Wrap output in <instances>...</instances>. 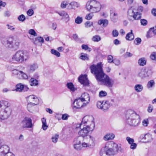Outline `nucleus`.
<instances>
[{
    "mask_svg": "<svg viewBox=\"0 0 156 156\" xmlns=\"http://www.w3.org/2000/svg\"><path fill=\"white\" fill-rule=\"evenodd\" d=\"M32 42L35 44H36L37 41V40L39 42L41 43H43L44 42V40L43 38L41 37H38L34 39H32Z\"/></svg>",
    "mask_w": 156,
    "mask_h": 156,
    "instance_id": "nucleus-32",
    "label": "nucleus"
},
{
    "mask_svg": "<svg viewBox=\"0 0 156 156\" xmlns=\"http://www.w3.org/2000/svg\"><path fill=\"white\" fill-rule=\"evenodd\" d=\"M51 52L52 54L55 55L57 57H59L60 56V53L56 50L53 49H51Z\"/></svg>",
    "mask_w": 156,
    "mask_h": 156,
    "instance_id": "nucleus-38",
    "label": "nucleus"
},
{
    "mask_svg": "<svg viewBox=\"0 0 156 156\" xmlns=\"http://www.w3.org/2000/svg\"><path fill=\"white\" fill-rule=\"evenodd\" d=\"M78 80L83 85L87 86L89 84V81L86 74L80 75L79 77Z\"/></svg>",
    "mask_w": 156,
    "mask_h": 156,
    "instance_id": "nucleus-17",
    "label": "nucleus"
},
{
    "mask_svg": "<svg viewBox=\"0 0 156 156\" xmlns=\"http://www.w3.org/2000/svg\"><path fill=\"white\" fill-rule=\"evenodd\" d=\"M126 117V122L130 126H138L140 123V115L133 111H128Z\"/></svg>",
    "mask_w": 156,
    "mask_h": 156,
    "instance_id": "nucleus-3",
    "label": "nucleus"
},
{
    "mask_svg": "<svg viewBox=\"0 0 156 156\" xmlns=\"http://www.w3.org/2000/svg\"><path fill=\"white\" fill-rule=\"evenodd\" d=\"M28 102L35 103L37 105L39 104V100L37 97L34 95H31L26 97Z\"/></svg>",
    "mask_w": 156,
    "mask_h": 156,
    "instance_id": "nucleus-18",
    "label": "nucleus"
},
{
    "mask_svg": "<svg viewBox=\"0 0 156 156\" xmlns=\"http://www.w3.org/2000/svg\"><path fill=\"white\" fill-rule=\"evenodd\" d=\"M107 93L105 91H101L99 92V96L100 97H103L106 96Z\"/></svg>",
    "mask_w": 156,
    "mask_h": 156,
    "instance_id": "nucleus-51",
    "label": "nucleus"
},
{
    "mask_svg": "<svg viewBox=\"0 0 156 156\" xmlns=\"http://www.w3.org/2000/svg\"><path fill=\"white\" fill-rule=\"evenodd\" d=\"M87 10L94 13L100 12L101 8V5L96 0H91L87 2L86 5Z\"/></svg>",
    "mask_w": 156,
    "mask_h": 156,
    "instance_id": "nucleus-5",
    "label": "nucleus"
},
{
    "mask_svg": "<svg viewBox=\"0 0 156 156\" xmlns=\"http://www.w3.org/2000/svg\"><path fill=\"white\" fill-rule=\"evenodd\" d=\"M149 33L152 32L154 34H156V26L152 28H151L149 31Z\"/></svg>",
    "mask_w": 156,
    "mask_h": 156,
    "instance_id": "nucleus-47",
    "label": "nucleus"
},
{
    "mask_svg": "<svg viewBox=\"0 0 156 156\" xmlns=\"http://www.w3.org/2000/svg\"><path fill=\"white\" fill-rule=\"evenodd\" d=\"M115 135L112 133H108L105 135L103 137V139L105 141L112 140L114 139Z\"/></svg>",
    "mask_w": 156,
    "mask_h": 156,
    "instance_id": "nucleus-26",
    "label": "nucleus"
},
{
    "mask_svg": "<svg viewBox=\"0 0 156 156\" xmlns=\"http://www.w3.org/2000/svg\"><path fill=\"white\" fill-rule=\"evenodd\" d=\"M143 88V86L141 84H137L134 87L135 90L137 92H141Z\"/></svg>",
    "mask_w": 156,
    "mask_h": 156,
    "instance_id": "nucleus-33",
    "label": "nucleus"
},
{
    "mask_svg": "<svg viewBox=\"0 0 156 156\" xmlns=\"http://www.w3.org/2000/svg\"><path fill=\"white\" fill-rule=\"evenodd\" d=\"M82 48L83 49H84L85 50L89 49V51H91V49L87 45L83 44L82 46Z\"/></svg>",
    "mask_w": 156,
    "mask_h": 156,
    "instance_id": "nucleus-54",
    "label": "nucleus"
},
{
    "mask_svg": "<svg viewBox=\"0 0 156 156\" xmlns=\"http://www.w3.org/2000/svg\"><path fill=\"white\" fill-rule=\"evenodd\" d=\"M28 89L29 88L27 86L21 83L18 84L16 85V90L17 91H27Z\"/></svg>",
    "mask_w": 156,
    "mask_h": 156,
    "instance_id": "nucleus-20",
    "label": "nucleus"
},
{
    "mask_svg": "<svg viewBox=\"0 0 156 156\" xmlns=\"http://www.w3.org/2000/svg\"><path fill=\"white\" fill-rule=\"evenodd\" d=\"M68 116L67 114H64L62 115V118L63 120H66L67 119Z\"/></svg>",
    "mask_w": 156,
    "mask_h": 156,
    "instance_id": "nucleus-63",
    "label": "nucleus"
},
{
    "mask_svg": "<svg viewBox=\"0 0 156 156\" xmlns=\"http://www.w3.org/2000/svg\"><path fill=\"white\" fill-rule=\"evenodd\" d=\"M147 61L144 57H142L139 59L138 63V64L141 66H144L146 64Z\"/></svg>",
    "mask_w": 156,
    "mask_h": 156,
    "instance_id": "nucleus-27",
    "label": "nucleus"
},
{
    "mask_svg": "<svg viewBox=\"0 0 156 156\" xmlns=\"http://www.w3.org/2000/svg\"><path fill=\"white\" fill-rule=\"evenodd\" d=\"M110 18L112 21L115 22L117 21L118 16L117 13L114 12L112 11H110Z\"/></svg>",
    "mask_w": 156,
    "mask_h": 156,
    "instance_id": "nucleus-23",
    "label": "nucleus"
},
{
    "mask_svg": "<svg viewBox=\"0 0 156 156\" xmlns=\"http://www.w3.org/2000/svg\"><path fill=\"white\" fill-rule=\"evenodd\" d=\"M148 121L147 119H144L142 122L143 126L145 127L148 126Z\"/></svg>",
    "mask_w": 156,
    "mask_h": 156,
    "instance_id": "nucleus-52",
    "label": "nucleus"
},
{
    "mask_svg": "<svg viewBox=\"0 0 156 156\" xmlns=\"http://www.w3.org/2000/svg\"><path fill=\"white\" fill-rule=\"evenodd\" d=\"M133 55V54L129 52H127L126 53L125 55H124V57L125 58H126L127 57H131Z\"/></svg>",
    "mask_w": 156,
    "mask_h": 156,
    "instance_id": "nucleus-57",
    "label": "nucleus"
},
{
    "mask_svg": "<svg viewBox=\"0 0 156 156\" xmlns=\"http://www.w3.org/2000/svg\"><path fill=\"white\" fill-rule=\"evenodd\" d=\"M64 18L65 19V21L66 22H68L69 20V15L67 14H66V16L64 17Z\"/></svg>",
    "mask_w": 156,
    "mask_h": 156,
    "instance_id": "nucleus-64",
    "label": "nucleus"
},
{
    "mask_svg": "<svg viewBox=\"0 0 156 156\" xmlns=\"http://www.w3.org/2000/svg\"><path fill=\"white\" fill-rule=\"evenodd\" d=\"M83 21L82 17L78 16L75 20V22L78 24L81 23Z\"/></svg>",
    "mask_w": 156,
    "mask_h": 156,
    "instance_id": "nucleus-40",
    "label": "nucleus"
},
{
    "mask_svg": "<svg viewBox=\"0 0 156 156\" xmlns=\"http://www.w3.org/2000/svg\"><path fill=\"white\" fill-rule=\"evenodd\" d=\"M93 13H94L90 12V13L87 14L85 16V19L88 20H91L94 16Z\"/></svg>",
    "mask_w": 156,
    "mask_h": 156,
    "instance_id": "nucleus-39",
    "label": "nucleus"
},
{
    "mask_svg": "<svg viewBox=\"0 0 156 156\" xmlns=\"http://www.w3.org/2000/svg\"><path fill=\"white\" fill-rule=\"evenodd\" d=\"M155 83L153 80H151L149 81L147 84V87L150 88L152 87L154 85Z\"/></svg>",
    "mask_w": 156,
    "mask_h": 156,
    "instance_id": "nucleus-41",
    "label": "nucleus"
},
{
    "mask_svg": "<svg viewBox=\"0 0 156 156\" xmlns=\"http://www.w3.org/2000/svg\"><path fill=\"white\" fill-rule=\"evenodd\" d=\"M108 21L107 19H101L99 20L98 22V24L99 25H102L103 27H106L108 25Z\"/></svg>",
    "mask_w": 156,
    "mask_h": 156,
    "instance_id": "nucleus-25",
    "label": "nucleus"
},
{
    "mask_svg": "<svg viewBox=\"0 0 156 156\" xmlns=\"http://www.w3.org/2000/svg\"><path fill=\"white\" fill-rule=\"evenodd\" d=\"M97 107L104 112H106L110 107V105L108 101H103L102 102L98 101L97 102Z\"/></svg>",
    "mask_w": 156,
    "mask_h": 156,
    "instance_id": "nucleus-11",
    "label": "nucleus"
},
{
    "mask_svg": "<svg viewBox=\"0 0 156 156\" xmlns=\"http://www.w3.org/2000/svg\"><path fill=\"white\" fill-rule=\"evenodd\" d=\"M80 58L84 60H88L89 59L88 55L86 54L82 53L80 57Z\"/></svg>",
    "mask_w": 156,
    "mask_h": 156,
    "instance_id": "nucleus-35",
    "label": "nucleus"
},
{
    "mask_svg": "<svg viewBox=\"0 0 156 156\" xmlns=\"http://www.w3.org/2000/svg\"><path fill=\"white\" fill-rule=\"evenodd\" d=\"M113 146L114 149L116 151V154L118 152H120L121 153L123 152V149L122 148L120 144H117L114 143L113 144Z\"/></svg>",
    "mask_w": 156,
    "mask_h": 156,
    "instance_id": "nucleus-24",
    "label": "nucleus"
},
{
    "mask_svg": "<svg viewBox=\"0 0 156 156\" xmlns=\"http://www.w3.org/2000/svg\"><path fill=\"white\" fill-rule=\"evenodd\" d=\"M79 98L87 105L90 101V97L88 94L84 93Z\"/></svg>",
    "mask_w": 156,
    "mask_h": 156,
    "instance_id": "nucleus-19",
    "label": "nucleus"
},
{
    "mask_svg": "<svg viewBox=\"0 0 156 156\" xmlns=\"http://www.w3.org/2000/svg\"><path fill=\"white\" fill-rule=\"evenodd\" d=\"M141 42V40L140 38H136L134 41V43L136 45H139L140 44Z\"/></svg>",
    "mask_w": 156,
    "mask_h": 156,
    "instance_id": "nucleus-43",
    "label": "nucleus"
},
{
    "mask_svg": "<svg viewBox=\"0 0 156 156\" xmlns=\"http://www.w3.org/2000/svg\"><path fill=\"white\" fill-rule=\"evenodd\" d=\"M92 40L94 42H98L101 40V38L98 35H95L93 37Z\"/></svg>",
    "mask_w": 156,
    "mask_h": 156,
    "instance_id": "nucleus-37",
    "label": "nucleus"
},
{
    "mask_svg": "<svg viewBox=\"0 0 156 156\" xmlns=\"http://www.w3.org/2000/svg\"><path fill=\"white\" fill-rule=\"evenodd\" d=\"M153 106L150 104L149 105L147 108V112L149 113H151L153 109Z\"/></svg>",
    "mask_w": 156,
    "mask_h": 156,
    "instance_id": "nucleus-53",
    "label": "nucleus"
},
{
    "mask_svg": "<svg viewBox=\"0 0 156 156\" xmlns=\"http://www.w3.org/2000/svg\"><path fill=\"white\" fill-rule=\"evenodd\" d=\"M92 120H94V118L92 116L86 115L84 116L82 119L80 123L76 125V128H80L81 129L87 124H89V122H92Z\"/></svg>",
    "mask_w": 156,
    "mask_h": 156,
    "instance_id": "nucleus-10",
    "label": "nucleus"
},
{
    "mask_svg": "<svg viewBox=\"0 0 156 156\" xmlns=\"http://www.w3.org/2000/svg\"><path fill=\"white\" fill-rule=\"evenodd\" d=\"M151 58L153 60H156V52H153L150 55Z\"/></svg>",
    "mask_w": 156,
    "mask_h": 156,
    "instance_id": "nucleus-49",
    "label": "nucleus"
},
{
    "mask_svg": "<svg viewBox=\"0 0 156 156\" xmlns=\"http://www.w3.org/2000/svg\"><path fill=\"white\" fill-rule=\"evenodd\" d=\"M86 106V105H85V104L79 98L76 99L73 103V108H80Z\"/></svg>",
    "mask_w": 156,
    "mask_h": 156,
    "instance_id": "nucleus-16",
    "label": "nucleus"
},
{
    "mask_svg": "<svg viewBox=\"0 0 156 156\" xmlns=\"http://www.w3.org/2000/svg\"><path fill=\"white\" fill-rule=\"evenodd\" d=\"M28 68L30 70L34 71L38 68V66L37 64H33L28 66Z\"/></svg>",
    "mask_w": 156,
    "mask_h": 156,
    "instance_id": "nucleus-34",
    "label": "nucleus"
},
{
    "mask_svg": "<svg viewBox=\"0 0 156 156\" xmlns=\"http://www.w3.org/2000/svg\"><path fill=\"white\" fill-rule=\"evenodd\" d=\"M83 138L81 136H78L74 140V148L77 150H80L82 147V145L83 142Z\"/></svg>",
    "mask_w": 156,
    "mask_h": 156,
    "instance_id": "nucleus-15",
    "label": "nucleus"
},
{
    "mask_svg": "<svg viewBox=\"0 0 156 156\" xmlns=\"http://www.w3.org/2000/svg\"><path fill=\"white\" fill-rule=\"evenodd\" d=\"M58 138V135H55V136H53L51 138L52 141L54 143H56L57 142Z\"/></svg>",
    "mask_w": 156,
    "mask_h": 156,
    "instance_id": "nucleus-45",
    "label": "nucleus"
},
{
    "mask_svg": "<svg viewBox=\"0 0 156 156\" xmlns=\"http://www.w3.org/2000/svg\"><path fill=\"white\" fill-rule=\"evenodd\" d=\"M13 39V37L7 38H3L1 39V42L7 48L12 50Z\"/></svg>",
    "mask_w": 156,
    "mask_h": 156,
    "instance_id": "nucleus-12",
    "label": "nucleus"
},
{
    "mask_svg": "<svg viewBox=\"0 0 156 156\" xmlns=\"http://www.w3.org/2000/svg\"><path fill=\"white\" fill-rule=\"evenodd\" d=\"M12 50H17L20 45V42L18 39H14L13 38V42L12 43Z\"/></svg>",
    "mask_w": 156,
    "mask_h": 156,
    "instance_id": "nucleus-22",
    "label": "nucleus"
},
{
    "mask_svg": "<svg viewBox=\"0 0 156 156\" xmlns=\"http://www.w3.org/2000/svg\"><path fill=\"white\" fill-rule=\"evenodd\" d=\"M112 34L114 37H116L118 35L119 32L116 30H115L112 31Z\"/></svg>",
    "mask_w": 156,
    "mask_h": 156,
    "instance_id": "nucleus-59",
    "label": "nucleus"
},
{
    "mask_svg": "<svg viewBox=\"0 0 156 156\" xmlns=\"http://www.w3.org/2000/svg\"><path fill=\"white\" fill-rule=\"evenodd\" d=\"M30 85L31 86H36L38 84V81L34 78H31L30 80Z\"/></svg>",
    "mask_w": 156,
    "mask_h": 156,
    "instance_id": "nucleus-31",
    "label": "nucleus"
},
{
    "mask_svg": "<svg viewBox=\"0 0 156 156\" xmlns=\"http://www.w3.org/2000/svg\"><path fill=\"white\" fill-rule=\"evenodd\" d=\"M89 122L79 132L78 134L83 138L82 145L84 147H91L95 145V140L93 136L88 135V133L92 131L94 129L95 124L93 120Z\"/></svg>",
    "mask_w": 156,
    "mask_h": 156,
    "instance_id": "nucleus-2",
    "label": "nucleus"
},
{
    "mask_svg": "<svg viewBox=\"0 0 156 156\" xmlns=\"http://www.w3.org/2000/svg\"><path fill=\"white\" fill-rule=\"evenodd\" d=\"M130 144L131 145L130 148L133 150L135 149L137 146V144L135 143H134V142Z\"/></svg>",
    "mask_w": 156,
    "mask_h": 156,
    "instance_id": "nucleus-55",
    "label": "nucleus"
},
{
    "mask_svg": "<svg viewBox=\"0 0 156 156\" xmlns=\"http://www.w3.org/2000/svg\"><path fill=\"white\" fill-rule=\"evenodd\" d=\"M126 140L128 141V143L130 144L133 143L134 141L133 139L131 138L129 136H127L126 137Z\"/></svg>",
    "mask_w": 156,
    "mask_h": 156,
    "instance_id": "nucleus-48",
    "label": "nucleus"
},
{
    "mask_svg": "<svg viewBox=\"0 0 156 156\" xmlns=\"http://www.w3.org/2000/svg\"><path fill=\"white\" fill-rule=\"evenodd\" d=\"M22 127L24 128H32L33 125L32 123L31 119L29 117H26L22 121Z\"/></svg>",
    "mask_w": 156,
    "mask_h": 156,
    "instance_id": "nucleus-14",
    "label": "nucleus"
},
{
    "mask_svg": "<svg viewBox=\"0 0 156 156\" xmlns=\"http://www.w3.org/2000/svg\"><path fill=\"white\" fill-rule=\"evenodd\" d=\"M90 69L91 73L94 74L98 82L108 87H111L113 86L114 80L104 73L101 62L98 63L96 65H92L90 67Z\"/></svg>",
    "mask_w": 156,
    "mask_h": 156,
    "instance_id": "nucleus-1",
    "label": "nucleus"
},
{
    "mask_svg": "<svg viewBox=\"0 0 156 156\" xmlns=\"http://www.w3.org/2000/svg\"><path fill=\"white\" fill-rule=\"evenodd\" d=\"M28 33L29 34L36 37L37 36V34L34 29H30L29 30Z\"/></svg>",
    "mask_w": 156,
    "mask_h": 156,
    "instance_id": "nucleus-44",
    "label": "nucleus"
},
{
    "mask_svg": "<svg viewBox=\"0 0 156 156\" xmlns=\"http://www.w3.org/2000/svg\"><path fill=\"white\" fill-rule=\"evenodd\" d=\"M116 154V151L112 147H105L102 149L100 152L101 156H114Z\"/></svg>",
    "mask_w": 156,
    "mask_h": 156,
    "instance_id": "nucleus-7",
    "label": "nucleus"
},
{
    "mask_svg": "<svg viewBox=\"0 0 156 156\" xmlns=\"http://www.w3.org/2000/svg\"><path fill=\"white\" fill-rule=\"evenodd\" d=\"M66 86L71 91L73 92H74L76 89V88H75L72 83L70 82L67 83Z\"/></svg>",
    "mask_w": 156,
    "mask_h": 156,
    "instance_id": "nucleus-30",
    "label": "nucleus"
},
{
    "mask_svg": "<svg viewBox=\"0 0 156 156\" xmlns=\"http://www.w3.org/2000/svg\"><path fill=\"white\" fill-rule=\"evenodd\" d=\"M18 19L19 21L23 22L26 20V17L24 15L22 14L18 17Z\"/></svg>",
    "mask_w": 156,
    "mask_h": 156,
    "instance_id": "nucleus-42",
    "label": "nucleus"
},
{
    "mask_svg": "<svg viewBox=\"0 0 156 156\" xmlns=\"http://www.w3.org/2000/svg\"><path fill=\"white\" fill-rule=\"evenodd\" d=\"M129 19L130 20L133 21L134 20H138L141 17V13L140 12H135L133 9H130L128 11Z\"/></svg>",
    "mask_w": 156,
    "mask_h": 156,
    "instance_id": "nucleus-8",
    "label": "nucleus"
},
{
    "mask_svg": "<svg viewBox=\"0 0 156 156\" xmlns=\"http://www.w3.org/2000/svg\"><path fill=\"white\" fill-rule=\"evenodd\" d=\"M9 146L5 144H2V149H0V156H15L12 152H9Z\"/></svg>",
    "mask_w": 156,
    "mask_h": 156,
    "instance_id": "nucleus-9",
    "label": "nucleus"
},
{
    "mask_svg": "<svg viewBox=\"0 0 156 156\" xmlns=\"http://www.w3.org/2000/svg\"><path fill=\"white\" fill-rule=\"evenodd\" d=\"M140 23L141 25L145 26L147 24V21L145 19H141L140 20Z\"/></svg>",
    "mask_w": 156,
    "mask_h": 156,
    "instance_id": "nucleus-50",
    "label": "nucleus"
},
{
    "mask_svg": "<svg viewBox=\"0 0 156 156\" xmlns=\"http://www.w3.org/2000/svg\"><path fill=\"white\" fill-rule=\"evenodd\" d=\"M41 121L42 123V128L44 130H45L48 127L46 124V119L44 118H43L41 119Z\"/></svg>",
    "mask_w": 156,
    "mask_h": 156,
    "instance_id": "nucleus-29",
    "label": "nucleus"
},
{
    "mask_svg": "<svg viewBox=\"0 0 156 156\" xmlns=\"http://www.w3.org/2000/svg\"><path fill=\"white\" fill-rule=\"evenodd\" d=\"M108 61L109 63H112L113 62V57L111 55H109L108 57Z\"/></svg>",
    "mask_w": 156,
    "mask_h": 156,
    "instance_id": "nucleus-56",
    "label": "nucleus"
},
{
    "mask_svg": "<svg viewBox=\"0 0 156 156\" xmlns=\"http://www.w3.org/2000/svg\"><path fill=\"white\" fill-rule=\"evenodd\" d=\"M11 110L8 101H0V119H7L11 114Z\"/></svg>",
    "mask_w": 156,
    "mask_h": 156,
    "instance_id": "nucleus-4",
    "label": "nucleus"
},
{
    "mask_svg": "<svg viewBox=\"0 0 156 156\" xmlns=\"http://www.w3.org/2000/svg\"><path fill=\"white\" fill-rule=\"evenodd\" d=\"M29 57V54L28 52L25 51L19 50L13 55L12 58L17 62L22 63L27 60Z\"/></svg>",
    "mask_w": 156,
    "mask_h": 156,
    "instance_id": "nucleus-6",
    "label": "nucleus"
},
{
    "mask_svg": "<svg viewBox=\"0 0 156 156\" xmlns=\"http://www.w3.org/2000/svg\"><path fill=\"white\" fill-rule=\"evenodd\" d=\"M27 14L29 16H32L34 14V11L32 9H29L27 12Z\"/></svg>",
    "mask_w": 156,
    "mask_h": 156,
    "instance_id": "nucleus-58",
    "label": "nucleus"
},
{
    "mask_svg": "<svg viewBox=\"0 0 156 156\" xmlns=\"http://www.w3.org/2000/svg\"><path fill=\"white\" fill-rule=\"evenodd\" d=\"M37 104H35V103H33L32 102L29 103L27 105V108L28 110L30 112L31 110V108L32 106L36 105Z\"/></svg>",
    "mask_w": 156,
    "mask_h": 156,
    "instance_id": "nucleus-36",
    "label": "nucleus"
},
{
    "mask_svg": "<svg viewBox=\"0 0 156 156\" xmlns=\"http://www.w3.org/2000/svg\"><path fill=\"white\" fill-rule=\"evenodd\" d=\"M12 73L16 76V77L20 79L27 80L28 78V75L21 71L15 69L12 70Z\"/></svg>",
    "mask_w": 156,
    "mask_h": 156,
    "instance_id": "nucleus-13",
    "label": "nucleus"
},
{
    "mask_svg": "<svg viewBox=\"0 0 156 156\" xmlns=\"http://www.w3.org/2000/svg\"><path fill=\"white\" fill-rule=\"evenodd\" d=\"M67 5V2L65 1L62 2L61 5V7L62 8H65Z\"/></svg>",
    "mask_w": 156,
    "mask_h": 156,
    "instance_id": "nucleus-61",
    "label": "nucleus"
},
{
    "mask_svg": "<svg viewBox=\"0 0 156 156\" xmlns=\"http://www.w3.org/2000/svg\"><path fill=\"white\" fill-rule=\"evenodd\" d=\"M126 38L127 40L129 41H132L134 39V35L132 30H131L130 32L126 34Z\"/></svg>",
    "mask_w": 156,
    "mask_h": 156,
    "instance_id": "nucleus-28",
    "label": "nucleus"
},
{
    "mask_svg": "<svg viewBox=\"0 0 156 156\" xmlns=\"http://www.w3.org/2000/svg\"><path fill=\"white\" fill-rule=\"evenodd\" d=\"M113 62L117 66H118L120 64V61L118 59L114 60Z\"/></svg>",
    "mask_w": 156,
    "mask_h": 156,
    "instance_id": "nucleus-62",
    "label": "nucleus"
},
{
    "mask_svg": "<svg viewBox=\"0 0 156 156\" xmlns=\"http://www.w3.org/2000/svg\"><path fill=\"white\" fill-rule=\"evenodd\" d=\"M140 137L142 139H144L146 142H151L153 140L152 135L149 133L141 135Z\"/></svg>",
    "mask_w": 156,
    "mask_h": 156,
    "instance_id": "nucleus-21",
    "label": "nucleus"
},
{
    "mask_svg": "<svg viewBox=\"0 0 156 156\" xmlns=\"http://www.w3.org/2000/svg\"><path fill=\"white\" fill-rule=\"evenodd\" d=\"M93 25V22L88 21L86 22L84 24L85 27L87 28L90 27Z\"/></svg>",
    "mask_w": 156,
    "mask_h": 156,
    "instance_id": "nucleus-46",
    "label": "nucleus"
},
{
    "mask_svg": "<svg viewBox=\"0 0 156 156\" xmlns=\"http://www.w3.org/2000/svg\"><path fill=\"white\" fill-rule=\"evenodd\" d=\"M69 5L72 7H78V4L77 3L75 2H70L69 3Z\"/></svg>",
    "mask_w": 156,
    "mask_h": 156,
    "instance_id": "nucleus-60",
    "label": "nucleus"
}]
</instances>
